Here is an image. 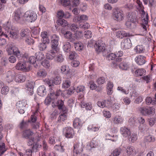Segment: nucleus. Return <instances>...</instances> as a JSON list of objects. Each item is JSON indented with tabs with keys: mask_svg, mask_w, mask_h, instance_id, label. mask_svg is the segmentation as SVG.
<instances>
[{
	"mask_svg": "<svg viewBox=\"0 0 156 156\" xmlns=\"http://www.w3.org/2000/svg\"><path fill=\"white\" fill-rule=\"evenodd\" d=\"M141 113L144 115H151L155 112V108L153 107H146L140 108L139 109Z\"/></svg>",
	"mask_w": 156,
	"mask_h": 156,
	"instance_id": "f257e3e1",
	"label": "nucleus"
},
{
	"mask_svg": "<svg viewBox=\"0 0 156 156\" xmlns=\"http://www.w3.org/2000/svg\"><path fill=\"white\" fill-rule=\"evenodd\" d=\"M124 15L122 10L118 8H115L113 10V17L114 19L118 21L123 20Z\"/></svg>",
	"mask_w": 156,
	"mask_h": 156,
	"instance_id": "f03ea898",
	"label": "nucleus"
},
{
	"mask_svg": "<svg viewBox=\"0 0 156 156\" xmlns=\"http://www.w3.org/2000/svg\"><path fill=\"white\" fill-rule=\"evenodd\" d=\"M24 20L27 22H32L37 19V16L35 13L30 11H27L24 15Z\"/></svg>",
	"mask_w": 156,
	"mask_h": 156,
	"instance_id": "7ed1b4c3",
	"label": "nucleus"
},
{
	"mask_svg": "<svg viewBox=\"0 0 156 156\" xmlns=\"http://www.w3.org/2000/svg\"><path fill=\"white\" fill-rule=\"evenodd\" d=\"M84 147L82 142H80L74 144L73 150V156H77L78 154L81 153Z\"/></svg>",
	"mask_w": 156,
	"mask_h": 156,
	"instance_id": "20e7f679",
	"label": "nucleus"
},
{
	"mask_svg": "<svg viewBox=\"0 0 156 156\" xmlns=\"http://www.w3.org/2000/svg\"><path fill=\"white\" fill-rule=\"evenodd\" d=\"M9 54H13L18 58L21 57L22 54L19 49L15 46H10L8 49Z\"/></svg>",
	"mask_w": 156,
	"mask_h": 156,
	"instance_id": "39448f33",
	"label": "nucleus"
},
{
	"mask_svg": "<svg viewBox=\"0 0 156 156\" xmlns=\"http://www.w3.org/2000/svg\"><path fill=\"white\" fill-rule=\"evenodd\" d=\"M6 34H4V36L6 37H9L12 39H16L19 37V32L16 30H11L9 29V30L5 32Z\"/></svg>",
	"mask_w": 156,
	"mask_h": 156,
	"instance_id": "423d86ee",
	"label": "nucleus"
},
{
	"mask_svg": "<svg viewBox=\"0 0 156 156\" xmlns=\"http://www.w3.org/2000/svg\"><path fill=\"white\" fill-rule=\"evenodd\" d=\"M16 68L18 70L24 72H28L30 70V66L27 67L26 63L22 62H20L18 63L16 66Z\"/></svg>",
	"mask_w": 156,
	"mask_h": 156,
	"instance_id": "0eeeda50",
	"label": "nucleus"
},
{
	"mask_svg": "<svg viewBox=\"0 0 156 156\" xmlns=\"http://www.w3.org/2000/svg\"><path fill=\"white\" fill-rule=\"evenodd\" d=\"M52 39L51 41L52 50L56 52L58 49V44L59 37L56 35L54 34L52 36Z\"/></svg>",
	"mask_w": 156,
	"mask_h": 156,
	"instance_id": "6e6552de",
	"label": "nucleus"
},
{
	"mask_svg": "<svg viewBox=\"0 0 156 156\" xmlns=\"http://www.w3.org/2000/svg\"><path fill=\"white\" fill-rule=\"evenodd\" d=\"M132 45V43L130 39L127 38L125 39L121 43V47L123 49H129Z\"/></svg>",
	"mask_w": 156,
	"mask_h": 156,
	"instance_id": "1a4fd4ad",
	"label": "nucleus"
},
{
	"mask_svg": "<svg viewBox=\"0 0 156 156\" xmlns=\"http://www.w3.org/2000/svg\"><path fill=\"white\" fill-rule=\"evenodd\" d=\"M28 139V144L29 145H32L33 144L35 143V144L33 145V149L34 151H37L38 145V144L37 143L38 141V139H37V141H36V140L35 139H34V138L33 137H30Z\"/></svg>",
	"mask_w": 156,
	"mask_h": 156,
	"instance_id": "9d476101",
	"label": "nucleus"
},
{
	"mask_svg": "<svg viewBox=\"0 0 156 156\" xmlns=\"http://www.w3.org/2000/svg\"><path fill=\"white\" fill-rule=\"evenodd\" d=\"M63 133L66 137L71 138L73 135V130L70 127L65 128L63 129Z\"/></svg>",
	"mask_w": 156,
	"mask_h": 156,
	"instance_id": "9b49d317",
	"label": "nucleus"
},
{
	"mask_svg": "<svg viewBox=\"0 0 156 156\" xmlns=\"http://www.w3.org/2000/svg\"><path fill=\"white\" fill-rule=\"evenodd\" d=\"M57 17L59 19H62L64 18L65 19H68L70 17L71 15L68 12H66L65 13L62 10L58 11L57 13Z\"/></svg>",
	"mask_w": 156,
	"mask_h": 156,
	"instance_id": "f8f14e48",
	"label": "nucleus"
},
{
	"mask_svg": "<svg viewBox=\"0 0 156 156\" xmlns=\"http://www.w3.org/2000/svg\"><path fill=\"white\" fill-rule=\"evenodd\" d=\"M62 91L60 89L57 90L55 92L52 88L50 89V93L51 95V97L54 98L55 100H56L60 94H61Z\"/></svg>",
	"mask_w": 156,
	"mask_h": 156,
	"instance_id": "ddd939ff",
	"label": "nucleus"
},
{
	"mask_svg": "<svg viewBox=\"0 0 156 156\" xmlns=\"http://www.w3.org/2000/svg\"><path fill=\"white\" fill-rule=\"evenodd\" d=\"M116 34V36L118 38H122L124 37H130L131 35L129 33H126L123 30H119L117 31Z\"/></svg>",
	"mask_w": 156,
	"mask_h": 156,
	"instance_id": "4468645a",
	"label": "nucleus"
},
{
	"mask_svg": "<svg viewBox=\"0 0 156 156\" xmlns=\"http://www.w3.org/2000/svg\"><path fill=\"white\" fill-rule=\"evenodd\" d=\"M15 73L14 72L8 71L7 73L6 80L8 83L12 82L14 79Z\"/></svg>",
	"mask_w": 156,
	"mask_h": 156,
	"instance_id": "2eb2a0df",
	"label": "nucleus"
},
{
	"mask_svg": "<svg viewBox=\"0 0 156 156\" xmlns=\"http://www.w3.org/2000/svg\"><path fill=\"white\" fill-rule=\"evenodd\" d=\"M145 58L144 56L139 55L136 57L135 60L139 65H141L145 63Z\"/></svg>",
	"mask_w": 156,
	"mask_h": 156,
	"instance_id": "dca6fc26",
	"label": "nucleus"
},
{
	"mask_svg": "<svg viewBox=\"0 0 156 156\" xmlns=\"http://www.w3.org/2000/svg\"><path fill=\"white\" fill-rule=\"evenodd\" d=\"M120 132L121 134L125 137L129 136V135H130V130L125 127L121 128Z\"/></svg>",
	"mask_w": 156,
	"mask_h": 156,
	"instance_id": "f3484780",
	"label": "nucleus"
},
{
	"mask_svg": "<svg viewBox=\"0 0 156 156\" xmlns=\"http://www.w3.org/2000/svg\"><path fill=\"white\" fill-rule=\"evenodd\" d=\"M82 124L80 119L76 118L73 121V125L75 128H80L82 126Z\"/></svg>",
	"mask_w": 156,
	"mask_h": 156,
	"instance_id": "a211bd4d",
	"label": "nucleus"
},
{
	"mask_svg": "<svg viewBox=\"0 0 156 156\" xmlns=\"http://www.w3.org/2000/svg\"><path fill=\"white\" fill-rule=\"evenodd\" d=\"M41 36L42 37L41 41L44 43H49V40L48 37L47 32L44 31L41 33Z\"/></svg>",
	"mask_w": 156,
	"mask_h": 156,
	"instance_id": "6ab92c4d",
	"label": "nucleus"
},
{
	"mask_svg": "<svg viewBox=\"0 0 156 156\" xmlns=\"http://www.w3.org/2000/svg\"><path fill=\"white\" fill-rule=\"evenodd\" d=\"M94 47L96 50L98 52L103 51L105 49V48L102 44L97 42L95 43Z\"/></svg>",
	"mask_w": 156,
	"mask_h": 156,
	"instance_id": "aec40b11",
	"label": "nucleus"
},
{
	"mask_svg": "<svg viewBox=\"0 0 156 156\" xmlns=\"http://www.w3.org/2000/svg\"><path fill=\"white\" fill-rule=\"evenodd\" d=\"M30 30L28 28L22 29L20 33V35L21 37H27L30 34Z\"/></svg>",
	"mask_w": 156,
	"mask_h": 156,
	"instance_id": "412c9836",
	"label": "nucleus"
},
{
	"mask_svg": "<svg viewBox=\"0 0 156 156\" xmlns=\"http://www.w3.org/2000/svg\"><path fill=\"white\" fill-rule=\"evenodd\" d=\"M33 134V132L30 129L26 130L23 132L22 136L23 137L28 139Z\"/></svg>",
	"mask_w": 156,
	"mask_h": 156,
	"instance_id": "4be33fe9",
	"label": "nucleus"
},
{
	"mask_svg": "<svg viewBox=\"0 0 156 156\" xmlns=\"http://www.w3.org/2000/svg\"><path fill=\"white\" fill-rule=\"evenodd\" d=\"M26 79V77L22 74L17 75L15 78V80L16 82H23Z\"/></svg>",
	"mask_w": 156,
	"mask_h": 156,
	"instance_id": "5701e85b",
	"label": "nucleus"
},
{
	"mask_svg": "<svg viewBox=\"0 0 156 156\" xmlns=\"http://www.w3.org/2000/svg\"><path fill=\"white\" fill-rule=\"evenodd\" d=\"M126 151L128 154L130 156H133L136 154V151L134 147L133 146L127 147Z\"/></svg>",
	"mask_w": 156,
	"mask_h": 156,
	"instance_id": "b1692460",
	"label": "nucleus"
},
{
	"mask_svg": "<svg viewBox=\"0 0 156 156\" xmlns=\"http://www.w3.org/2000/svg\"><path fill=\"white\" fill-rule=\"evenodd\" d=\"M57 23L58 25H60L62 27H65L69 24L67 21L62 19H59L57 20Z\"/></svg>",
	"mask_w": 156,
	"mask_h": 156,
	"instance_id": "393cba45",
	"label": "nucleus"
},
{
	"mask_svg": "<svg viewBox=\"0 0 156 156\" xmlns=\"http://www.w3.org/2000/svg\"><path fill=\"white\" fill-rule=\"evenodd\" d=\"M64 36L67 39H69L71 41H73L75 40L74 37H72V34L70 31H66L64 34Z\"/></svg>",
	"mask_w": 156,
	"mask_h": 156,
	"instance_id": "a878e982",
	"label": "nucleus"
},
{
	"mask_svg": "<svg viewBox=\"0 0 156 156\" xmlns=\"http://www.w3.org/2000/svg\"><path fill=\"white\" fill-rule=\"evenodd\" d=\"M71 45L69 42H65L64 43L63 48L66 52H68L70 50Z\"/></svg>",
	"mask_w": 156,
	"mask_h": 156,
	"instance_id": "bb28decb",
	"label": "nucleus"
},
{
	"mask_svg": "<svg viewBox=\"0 0 156 156\" xmlns=\"http://www.w3.org/2000/svg\"><path fill=\"white\" fill-rule=\"evenodd\" d=\"M81 106L83 107V108H85L87 110H90L92 108V106L91 104H90L88 103H86L84 101H82L81 102Z\"/></svg>",
	"mask_w": 156,
	"mask_h": 156,
	"instance_id": "cd10ccee",
	"label": "nucleus"
},
{
	"mask_svg": "<svg viewBox=\"0 0 156 156\" xmlns=\"http://www.w3.org/2000/svg\"><path fill=\"white\" fill-rule=\"evenodd\" d=\"M5 144L3 143H0V156H1L6 151Z\"/></svg>",
	"mask_w": 156,
	"mask_h": 156,
	"instance_id": "c85d7f7f",
	"label": "nucleus"
},
{
	"mask_svg": "<svg viewBox=\"0 0 156 156\" xmlns=\"http://www.w3.org/2000/svg\"><path fill=\"white\" fill-rule=\"evenodd\" d=\"M67 119V115L65 114L61 113L58 117L57 120V122H61L64 121Z\"/></svg>",
	"mask_w": 156,
	"mask_h": 156,
	"instance_id": "c756f323",
	"label": "nucleus"
},
{
	"mask_svg": "<svg viewBox=\"0 0 156 156\" xmlns=\"http://www.w3.org/2000/svg\"><path fill=\"white\" fill-rule=\"evenodd\" d=\"M76 19L77 21L79 22L83 20H87L88 19V17L85 15H82L76 16Z\"/></svg>",
	"mask_w": 156,
	"mask_h": 156,
	"instance_id": "7c9ffc66",
	"label": "nucleus"
},
{
	"mask_svg": "<svg viewBox=\"0 0 156 156\" xmlns=\"http://www.w3.org/2000/svg\"><path fill=\"white\" fill-rule=\"evenodd\" d=\"M128 139L129 141L132 142H134L137 139L136 135L135 133L131 134L130 133L129 136H128Z\"/></svg>",
	"mask_w": 156,
	"mask_h": 156,
	"instance_id": "2f4dec72",
	"label": "nucleus"
},
{
	"mask_svg": "<svg viewBox=\"0 0 156 156\" xmlns=\"http://www.w3.org/2000/svg\"><path fill=\"white\" fill-rule=\"evenodd\" d=\"M41 64L42 66L46 68H48L50 66L49 61L46 59L41 61Z\"/></svg>",
	"mask_w": 156,
	"mask_h": 156,
	"instance_id": "473e14b6",
	"label": "nucleus"
},
{
	"mask_svg": "<svg viewBox=\"0 0 156 156\" xmlns=\"http://www.w3.org/2000/svg\"><path fill=\"white\" fill-rule=\"evenodd\" d=\"M49 96L47 97L45 100V103L46 104H48L50 103L52 100H53L54 101L52 102L53 104L54 103H55V100L54 98H52L51 97V95L50 93V94H48Z\"/></svg>",
	"mask_w": 156,
	"mask_h": 156,
	"instance_id": "72a5a7b5",
	"label": "nucleus"
},
{
	"mask_svg": "<svg viewBox=\"0 0 156 156\" xmlns=\"http://www.w3.org/2000/svg\"><path fill=\"white\" fill-rule=\"evenodd\" d=\"M119 67L123 70H127L129 68V65L128 63L123 61L120 64Z\"/></svg>",
	"mask_w": 156,
	"mask_h": 156,
	"instance_id": "f704fd0d",
	"label": "nucleus"
},
{
	"mask_svg": "<svg viewBox=\"0 0 156 156\" xmlns=\"http://www.w3.org/2000/svg\"><path fill=\"white\" fill-rule=\"evenodd\" d=\"M126 25L127 27L130 29H133L135 27L136 23L128 20L126 23Z\"/></svg>",
	"mask_w": 156,
	"mask_h": 156,
	"instance_id": "c9c22d12",
	"label": "nucleus"
},
{
	"mask_svg": "<svg viewBox=\"0 0 156 156\" xmlns=\"http://www.w3.org/2000/svg\"><path fill=\"white\" fill-rule=\"evenodd\" d=\"M46 91L45 87L44 86H40V96L43 97L46 94Z\"/></svg>",
	"mask_w": 156,
	"mask_h": 156,
	"instance_id": "e433bc0d",
	"label": "nucleus"
},
{
	"mask_svg": "<svg viewBox=\"0 0 156 156\" xmlns=\"http://www.w3.org/2000/svg\"><path fill=\"white\" fill-rule=\"evenodd\" d=\"M21 17V14L20 12H14V20L17 22H19Z\"/></svg>",
	"mask_w": 156,
	"mask_h": 156,
	"instance_id": "4c0bfd02",
	"label": "nucleus"
},
{
	"mask_svg": "<svg viewBox=\"0 0 156 156\" xmlns=\"http://www.w3.org/2000/svg\"><path fill=\"white\" fill-rule=\"evenodd\" d=\"M135 50L136 53H140L143 52L144 49L142 45H138L136 47Z\"/></svg>",
	"mask_w": 156,
	"mask_h": 156,
	"instance_id": "58836bf2",
	"label": "nucleus"
},
{
	"mask_svg": "<svg viewBox=\"0 0 156 156\" xmlns=\"http://www.w3.org/2000/svg\"><path fill=\"white\" fill-rule=\"evenodd\" d=\"M63 56L62 54H59L57 55L55 58V60L57 62H62L64 60Z\"/></svg>",
	"mask_w": 156,
	"mask_h": 156,
	"instance_id": "ea45409f",
	"label": "nucleus"
},
{
	"mask_svg": "<svg viewBox=\"0 0 156 156\" xmlns=\"http://www.w3.org/2000/svg\"><path fill=\"white\" fill-rule=\"evenodd\" d=\"M74 44L75 48L78 51L81 50L83 48V45L80 43H75Z\"/></svg>",
	"mask_w": 156,
	"mask_h": 156,
	"instance_id": "a19ab883",
	"label": "nucleus"
},
{
	"mask_svg": "<svg viewBox=\"0 0 156 156\" xmlns=\"http://www.w3.org/2000/svg\"><path fill=\"white\" fill-rule=\"evenodd\" d=\"M55 51H53V50H51L50 51V52L51 54V55L47 54V55H45V56L47 57V58L48 59H52L54 58H55Z\"/></svg>",
	"mask_w": 156,
	"mask_h": 156,
	"instance_id": "79ce46f5",
	"label": "nucleus"
},
{
	"mask_svg": "<svg viewBox=\"0 0 156 156\" xmlns=\"http://www.w3.org/2000/svg\"><path fill=\"white\" fill-rule=\"evenodd\" d=\"M61 82V79L59 76H56L51 80L52 83L56 85L59 84Z\"/></svg>",
	"mask_w": 156,
	"mask_h": 156,
	"instance_id": "37998d69",
	"label": "nucleus"
},
{
	"mask_svg": "<svg viewBox=\"0 0 156 156\" xmlns=\"http://www.w3.org/2000/svg\"><path fill=\"white\" fill-rule=\"evenodd\" d=\"M74 38L75 40L82 37H83V34L82 31H77L76 33L74 34Z\"/></svg>",
	"mask_w": 156,
	"mask_h": 156,
	"instance_id": "c03bdc74",
	"label": "nucleus"
},
{
	"mask_svg": "<svg viewBox=\"0 0 156 156\" xmlns=\"http://www.w3.org/2000/svg\"><path fill=\"white\" fill-rule=\"evenodd\" d=\"M146 104L147 105H149L151 104L152 105L155 104V101L153 100L151 97H147L146 99Z\"/></svg>",
	"mask_w": 156,
	"mask_h": 156,
	"instance_id": "a18cd8bd",
	"label": "nucleus"
},
{
	"mask_svg": "<svg viewBox=\"0 0 156 156\" xmlns=\"http://www.w3.org/2000/svg\"><path fill=\"white\" fill-rule=\"evenodd\" d=\"M56 103V106L58 107V109H60L64 106L63 101L62 100H58L56 101H55V103Z\"/></svg>",
	"mask_w": 156,
	"mask_h": 156,
	"instance_id": "49530a36",
	"label": "nucleus"
},
{
	"mask_svg": "<svg viewBox=\"0 0 156 156\" xmlns=\"http://www.w3.org/2000/svg\"><path fill=\"white\" fill-rule=\"evenodd\" d=\"M58 1L59 3L64 6L69 5L70 2V0H58Z\"/></svg>",
	"mask_w": 156,
	"mask_h": 156,
	"instance_id": "de8ad7c7",
	"label": "nucleus"
},
{
	"mask_svg": "<svg viewBox=\"0 0 156 156\" xmlns=\"http://www.w3.org/2000/svg\"><path fill=\"white\" fill-rule=\"evenodd\" d=\"M38 112V109L36 110V111L34 113V114L31 115L30 118V121L33 122H35L37 120V117L36 115L37 114Z\"/></svg>",
	"mask_w": 156,
	"mask_h": 156,
	"instance_id": "09e8293b",
	"label": "nucleus"
},
{
	"mask_svg": "<svg viewBox=\"0 0 156 156\" xmlns=\"http://www.w3.org/2000/svg\"><path fill=\"white\" fill-rule=\"evenodd\" d=\"M144 70L143 69H139L136 70L135 72V74L137 77L141 76L144 73Z\"/></svg>",
	"mask_w": 156,
	"mask_h": 156,
	"instance_id": "8fccbe9b",
	"label": "nucleus"
},
{
	"mask_svg": "<svg viewBox=\"0 0 156 156\" xmlns=\"http://www.w3.org/2000/svg\"><path fill=\"white\" fill-rule=\"evenodd\" d=\"M75 90L73 87H71L69 89L65 90V92L68 96L71 95L75 92Z\"/></svg>",
	"mask_w": 156,
	"mask_h": 156,
	"instance_id": "3c124183",
	"label": "nucleus"
},
{
	"mask_svg": "<svg viewBox=\"0 0 156 156\" xmlns=\"http://www.w3.org/2000/svg\"><path fill=\"white\" fill-rule=\"evenodd\" d=\"M9 90V87L7 86H5L2 87L1 92L2 94L5 95L7 94Z\"/></svg>",
	"mask_w": 156,
	"mask_h": 156,
	"instance_id": "603ef678",
	"label": "nucleus"
},
{
	"mask_svg": "<svg viewBox=\"0 0 156 156\" xmlns=\"http://www.w3.org/2000/svg\"><path fill=\"white\" fill-rule=\"evenodd\" d=\"M79 27L78 26L76 23H73L70 25L69 26L70 29L72 31L75 32L79 29Z\"/></svg>",
	"mask_w": 156,
	"mask_h": 156,
	"instance_id": "864d4df0",
	"label": "nucleus"
},
{
	"mask_svg": "<svg viewBox=\"0 0 156 156\" xmlns=\"http://www.w3.org/2000/svg\"><path fill=\"white\" fill-rule=\"evenodd\" d=\"M27 90L29 91L30 93V94L32 95L33 92V87L32 84L29 83L27 85Z\"/></svg>",
	"mask_w": 156,
	"mask_h": 156,
	"instance_id": "5fc2aeb1",
	"label": "nucleus"
},
{
	"mask_svg": "<svg viewBox=\"0 0 156 156\" xmlns=\"http://www.w3.org/2000/svg\"><path fill=\"white\" fill-rule=\"evenodd\" d=\"M70 82L69 80H65L62 84V87L64 88H68L70 86Z\"/></svg>",
	"mask_w": 156,
	"mask_h": 156,
	"instance_id": "6e6d98bb",
	"label": "nucleus"
},
{
	"mask_svg": "<svg viewBox=\"0 0 156 156\" xmlns=\"http://www.w3.org/2000/svg\"><path fill=\"white\" fill-rule=\"evenodd\" d=\"M90 25L87 23H84V24H80L79 25V27L84 30H86L89 28Z\"/></svg>",
	"mask_w": 156,
	"mask_h": 156,
	"instance_id": "4d7b16f0",
	"label": "nucleus"
},
{
	"mask_svg": "<svg viewBox=\"0 0 156 156\" xmlns=\"http://www.w3.org/2000/svg\"><path fill=\"white\" fill-rule=\"evenodd\" d=\"M123 120L120 116L115 117L114 119L113 122L115 124H118L121 123Z\"/></svg>",
	"mask_w": 156,
	"mask_h": 156,
	"instance_id": "13d9d810",
	"label": "nucleus"
},
{
	"mask_svg": "<svg viewBox=\"0 0 156 156\" xmlns=\"http://www.w3.org/2000/svg\"><path fill=\"white\" fill-rule=\"evenodd\" d=\"M116 57V54L115 53H110L107 56V58L108 60H113L115 59Z\"/></svg>",
	"mask_w": 156,
	"mask_h": 156,
	"instance_id": "bf43d9fd",
	"label": "nucleus"
},
{
	"mask_svg": "<svg viewBox=\"0 0 156 156\" xmlns=\"http://www.w3.org/2000/svg\"><path fill=\"white\" fill-rule=\"evenodd\" d=\"M97 104L99 107L101 108H103L106 106V101H98Z\"/></svg>",
	"mask_w": 156,
	"mask_h": 156,
	"instance_id": "052dcab7",
	"label": "nucleus"
},
{
	"mask_svg": "<svg viewBox=\"0 0 156 156\" xmlns=\"http://www.w3.org/2000/svg\"><path fill=\"white\" fill-rule=\"evenodd\" d=\"M139 128L140 131L141 132H146L148 129V127L145 125H143L142 126H140Z\"/></svg>",
	"mask_w": 156,
	"mask_h": 156,
	"instance_id": "680f3d73",
	"label": "nucleus"
},
{
	"mask_svg": "<svg viewBox=\"0 0 156 156\" xmlns=\"http://www.w3.org/2000/svg\"><path fill=\"white\" fill-rule=\"evenodd\" d=\"M57 141V139L56 137L54 136L51 137L49 140V142L50 144H54L56 143V142Z\"/></svg>",
	"mask_w": 156,
	"mask_h": 156,
	"instance_id": "e2e57ef3",
	"label": "nucleus"
},
{
	"mask_svg": "<svg viewBox=\"0 0 156 156\" xmlns=\"http://www.w3.org/2000/svg\"><path fill=\"white\" fill-rule=\"evenodd\" d=\"M120 153V149H116L113 151L112 154L113 156H118L119 155Z\"/></svg>",
	"mask_w": 156,
	"mask_h": 156,
	"instance_id": "0e129e2a",
	"label": "nucleus"
},
{
	"mask_svg": "<svg viewBox=\"0 0 156 156\" xmlns=\"http://www.w3.org/2000/svg\"><path fill=\"white\" fill-rule=\"evenodd\" d=\"M85 90L84 87L83 86H80L77 87L76 91L77 93L83 92Z\"/></svg>",
	"mask_w": 156,
	"mask_h": 156,
	"instance_id": "69168bd1",
	"label": "nucleus"
},
{
	"mask_svg": "<svg viewBox=\"0 0 156 156\" xmlns=\"http://www.w3.org/2000/svg\"><path fill=\"white\" fill-rule=\"evenodd\" d=\"M97 82L99 84H103L105 82V79L103 77H100L98 79Z\"/></svg>",
	"mask_w": 156,
	"mask_h": 156,
	"instance_id": "338daca9",
	"label": "nucleus"
},
{
	"mask_svg": "<svg viewBox=\"0 0 156 156\" xmlns=\"http://www.w3.org/2000/svg\"><path fill=\"white\" fill-rule=\"evenodd\" d=\"M85 34H84L85 37L87 38H89L92 36V34L91 32L87 30V31H85Z\"/></svg>",
	"mask_w": 156,
	"mask_h": 156,
	"instance_id": "774afa93",
	"label": "nucleus"
}]
</instances>
